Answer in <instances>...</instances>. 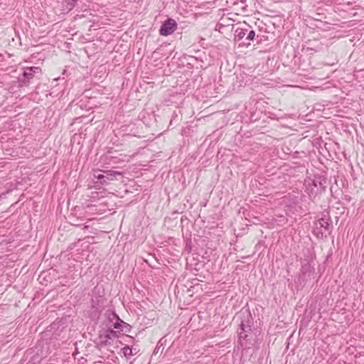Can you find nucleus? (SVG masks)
I'll return each mask as SVG.
<instances>
[{"label": "nucleus", "instance_id": "nucleus-2", "mask_svg": "<svg viewBox=\"0 0 364 364\" xmlns=\"http://www.w3.org/2000/svg\"><path fill=\"white\" fill-rule=\"evenodd\" d=\"M304 186L306 187V191L310 198H314L318 192L324 190L323 183L321 177L306 178L304 181Z\"/></svg>", "mask_w": 364, "mask_h": 364}, {"label": "nucleus", "instance_id": "nucleus-11", "mask_svg": "<svg viewBox=\"0 0 364 364\" xmlns=\"http://www.w3.org/2000/svg\"><path fill=\"white\" fill-rule=\"evenodd\" d=\"M119 331H116L115 329L109 328L106 331L105 336L108 338V339H112V338H118L120 336Z\"/></svg>", "mask_w": 364, "mask_h": 364}, {"label": "nucleus", "instance_id": "nucleus-7", "mask_svg": "<svg viewBox=\"0 0 364 364\" xmlns=\"http://www.w3.org/2000/svg\"><path fill=\"white\" fill-rule=\"evenodd\" d=\"M110 326L116 331H119L120 333L123 331H129L131 328L128 323L123 321L119 318V317L117 318V319Z\"/></svg>", "mask_w": 364, "mask_h": 364}, {"label": "nucleus", "instance_id": "nucleus-10", "mask_svg": "<svg viewBox=\"0 0 364 364\" xmlns=\"http://www.w3.org/2000/svg\"><path fill=\"white\" fill-rule=\"evenodd\" d=\"M247 32V29L237 28L235 32V41H240L245 38Z\"/></svg>", "mask_w": 364, "mask_h": 364}, {"label": "nucleus", "instance_id": "nucleus-1", "mask_svg": "<svg viewBox=\"0 0 364 364\" xmlns=\"http://www.w3.org/2000/svg\"><path fill=\"white\" fill-rule=\"evenodd\" d=\"M332 226V221L328 213L323 214L315 223L314 227V233L317 237L321 238L326 237L330 232V228Z\"/></svg>", "mask_w": 364, "mask_h": 364}, {"label": "nucleus", "instance_id": "nucleus-9", "mask_svg": "<svg viewBox=\"0 0 364 364\" xmlns=\"http://www.w3.org/2000/svg\"><path fill=\"white\" fill-rule=\"evenodd\" d=\"M77 1V0H63V11H66L67 12L71 11L75 6Z\"/></svg>", "mask_w": 364, "mask_h": 364}, {"label": "nucleus", "instance_id": "nucleus-4", "mask_svg": "<svg viewBox=\"0 0 364 364\" xmlns=\"http://www.w3.org/2000/svg\"><path fill=\"white\" fill-rule=\"evenodd\" d=\"M104 173H95L94 176L97 178L102 184H107L109 181L116 179L117 176H122V173L119 171L108 170L103 171Z\"/></svg>", "mask_w": 364, "mask_h": 364}, {"label": "nucleus", "instance_id": "nucleus-14", "mask_svg": "<svg viewBox=\"0 0 364 364\" xmlns=\"http://www.w3.org/2000/svg\"><path fill=\"white\" fill-rule=\"evenodd\" d=\"M100 341L99 345L102 347L111 344V343L109 341L110 339H108V338L106 337L105 336H100Z\"/></svg>", "mask_w": 364, "mask_h": 364}, {"label": "nucleus", "instance_id": "nucleus-8", "mask_svg": "<svg viewBox=\"0 0 364 364\" xmlns=\"http://www.w3.org/2000/svg\"><path fill=\"white\" fill-rule=\"evenodd\" d=\"M240 328L242 331L239 333V338L245 339L247 336L246 333L251 331V322L250 321H247V323H245V322L242 321L240 323Z\"/></svg>", "mask_w": 364, "mask_h": 364}, {"label": "nucleus", "instance_id": "nucleus-12", "mask_svg": "<svg viewBox=\"0 0 364 364\" xmlns=\"http://www.w3.org/2000/svg\"><path fill=\"white\" fill-rule=\"evenodd\" d=\"M122 351L127 359H129L134 355L132 348L128 346L122 348Z\"/></svg>", "mask_w": 364, "mask_h": 364}, {"label": "nucleus", "instance_id": "nucleus-15", "mask_svg": "<svg viewBox=\"0 0 364 364\" xmlns=\"http://www.w3.org/2000/svg\"><path fill=\"white\" fill-rule=\"evenodd\" d=\"M255 36V32L253 30H251L248 32L246 39L249 41H252Z\"/></svg>", "mask_w": 364, "mask_h": 364}, {"label": "nucleus", "instance_id": "nucleus-3", "mask_svg": "<svg viewBox=\"0 0 364 364\" xmlns=\"http://www.w3.org/2000/svg\"><path fill=\"white\" fill-rule=\"evenodd\" d=\"M41 69L38 67H27L24 69L22 77L18 78L20 87L28 86L29 82L34 77L36 73H40Z\"/></svg>", "mask_w": 364, "mask_h": 364}, {"label": "nucleus", "instance_id": "nucleus-5", "mask_svg": "<svg viewBox=\"0 0 364 364\" xmlns=\"http://www.w3.org/2000/svg\"><path fill=\"white\" fill-rule=\"evenodd\" d=\"M314 267L311 262H307L302 264L301 273L299 274V279L303 282H307L314 277Z\"/></svg>", "mask_w": 364, "mask_h": 364}, {"label": "nucleus", "instance_id": "nucleus-16", "mask_svg": "<svg viewBox=\"0 0 364 364\" xmlns=\"http://www.w3.org/2000/svg\"><path fill=\"white\" fill-rule=\"evenodd\" d=\"M159 343H160V342H159V343H158V345H157V346H156V348H157V349H159V348H160V346H159Z\"/></svg>", "mask_w": 364, "mask_h": 364}, {"label": "nucleus", "instance_id": "nucleus-13", "mask_svg": "<svg viewBox=\"0 0 364 364\" xmlns=\"http://www.w3.org/2000/svg\"><path fill=\"white\" fill-rule=\"evenodd\" d=\"M107 320L110 323V325L118 318L119 316L113 311H107L106 313Z\"/></svg>", "mask_w": 364, "mask_h": 364}, {"label": "nucleus", "instance_id": "nucleus-6", "mask_svg": "<svg viewBox=\"0 0 364 364\" xmlns=\"http://www.w3.org/2000/svg\"><path fill=\"white\" fill-rule=\"evenodd\" d=\"M177 28V23L175 20L168 18L161 25L159 33L161 36H167L172 34Z\"/></svg>", "mask_w": 364, "mask_h": 364}]
</instances>
